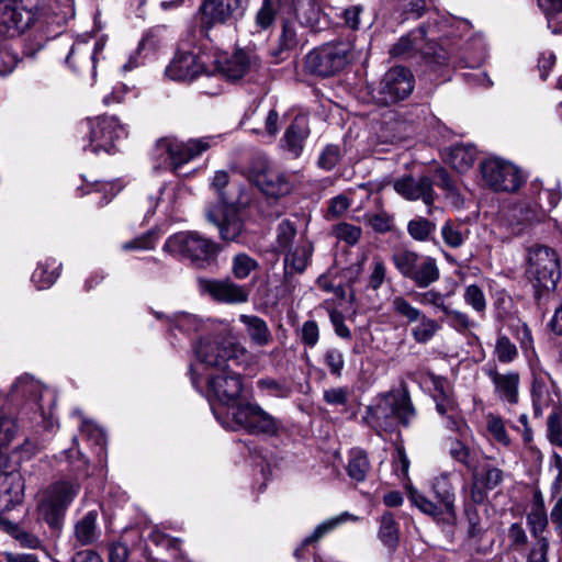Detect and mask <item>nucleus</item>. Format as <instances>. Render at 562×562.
<instances>
[{
	"instance_id": "1",
	"label": "nucleus",
	"mask_w": 562,
	"mask_h": 562,
	"mask_svg": "<svg viewBox=\"0 0 562 562\" xmlns=\"http://www.w3.org/2000/svg\"><path fill=\"white\" fill-rule=\"evenodd\" d=\"M198 361L212 370L207 379L211 407L223 416L229 415L233 406L240 401L241 379L234 368L249 369L257 363V357L243 344L229 337L202 338L193 347Z\"/></svg>"
},
{
	"instance_id": "2",
	"label": "nucleus",
	"mask_w": 562,
	"mask_h": 562,
	"mask_svg": "<svg viewBox=\"0 0 562 562\" xmlns=\"http://www.w3.org/2000/svg\"><path fill=\"white\" fill-rule=\"evenodd\" d=\"M470 33L471 25L468 21L435 12L427 24L400 37L391 47L390 54L396 58H411L422 54L425 57L437 56L445 59L446 56L437 53L435 48L439 45L447 55L463 49L465 66L475 68L485 59V45L481 37H469L463 42L462 37Z\"/></svg>"
},
{
	"instance_id": "3",
	"label": "nucleus",
	"mask_w": 562,
	"mask_h": 562,
	"mask_svg": "<svg viewBox=\"0 0 562 562\" xmlns=\"http://www.w3.org/2000/svg\"><path fill=\"white\" fill-rule=\"evenodd\" d=\"M415 417L416 411L406 389L378 396L364 416L372 428L384 431L394 430L398 424L408 426Z\"/></svg>"
},
{
	"instance_id": "4",
	"label": "nucleus",
	"mask_w": 562,
	"mask_h": 562,
	"mask_svg": "<svg viewBox=\"0 0 562 562\" xmlns=\"http://www.w3.org/2000/svg\"><path fill=\"white\" fill-rule=\"evenodd\" d=\"M19 432L16 417L7 406L0 408V467L5 465L8 457L4 450L11 445ZM21 474L0 468V507L9 509L23 497Z\"/></svg>"
},
{
	"instance_id": "5",
	"label": "nucleus",
	"mask_w": 562,
	"mask_h": 562,
	"mask_svg": "<svg viewBox=\"0 0 562 562\" xmlns=\"http://www.w3.org/2000/svg\"><path fill=\"white\" fill-rule=\"evenodd\" d=\"M162 249L172 256L189 259L196 268L213 263L220 250L214 241L198 232L173 234L166 240Z\"/></svg>"
},
{
	"instance_id": "6",
	"label": "nucleus",
	"mask_w": 562,
	"mask_h": 562,
	"mask_svg": "<svg viewBox=\"0 0 562 562\" xmlns=\"http://www.w3.org/2000/svg\"><path fill=\"white\" fill-rule=\"evenodd\" d=\"M526 273L539 295L542 291H553L561 278L557 251L544 245L529 247Z\"/></svg>"
},
{
	"instance_id": "7",
	"label": "nucleus",
	"mask_w": 562,
	"mask_h": 562,
	"mask_svg": "<svg viewBox=\"0 0 562 562\" xmlns=\"http://www.w3.org/2000/svg\"><path fill=\"white\" fill-rule=\"evenodd\" d=\"M215 418L226 429H244L249 434H274L277 431L276 419L255 403H239L233 406L227 416H223L217 408L213 407Z\"/></svg>"
},
{
	"instance_id": "8",
	"label": "nucleus",
	"mask_w": 562,
	"mask_h": 562,
	"mask_svg": "<svg viewBox=\"0 0 562 562\" xmlns=\"http://www.w3.org/2000/svg\"><path fill=\"white\" fill-rule=\"evenodd\" d=\"M5 3L0 14V35L15 36L36 22L46 21L42 0H0Z\"/></svg>"
},
{
	"instance_id": "9",
	"label": "nucleus",
	"mask_w": 562,
	"mask_h": 562,
	"mask_svg": "<svg viewBox=\"0 0 562 562\" xmlns=\"http://www.w3.org/2000/svg\"><path fill=\"white\" fill-rule=\"evenodd\" d=\"M392 263L398 273L412 280L417 288L426 289L439 280L440 271L435 258L401 248L391 255Z\"/></svg>"
},
{
	"instance_id": "10",
	"label": "nucleus",
	"mask_w": 562,
	"mask_h": 562,
	"mask_svg": "<svg viewBox=\"0 0 562 562\" xmlns=\"http://www.w3.org/2000/svg\"><path fill=\"white\" fill-rule=\"evenodd\" d=\"M79 492L80 484L77 481L60 480L47 487L38 510L50 528L60 529L68 507Z\"/></svg>"
},
{
	"instance_id": "11",
	"label": "nucleus",
	"mask_w": 562,
	"mask_h": 562,
	"mask_svg": "<svg viewBox=\"0 0 562 562\" xmlns=\"http://www.w3.org/2000/svg\"><path fill=\"white\" fill-rule=\"evenodd\" d=\"M352 58L349 43H328L311 50L305 58V69L312 75L329 77L341 70Z\"/></svg>"
},
{
	"instance_id": "12",
	"label": "nucleus",
	"mask_w": 562,
	"mask_h": 562,
	"mask_svg": "<svg viewBox=\"0 0 562 562\" xmlns=\"http://www.w3.org/2000/svg\"><path fill=\"white\" fill-rule=\"evenodd\" d=\"M88 132L89 143L83 146L85 150L93 154H112L115 148V142L127 136L125 125L121 124L115 116H98L88 119L85 123Z\"/></svg>"
},
{
	"instance_id": "13",
	"label": "nucleus",
	"mask_w": 562,
	"mask_h": 562,
	"mask_svg": "<svg viewBox=\"0 0 562 562\" xmlns=\"http://www.w3.org/2000/svg\"><path fill=\"white\" fill-rule=\"evenodd\" d=\"M212 137H202L180 142L175 137L160 138L155 146V155L168 164L175 171L182 165L200 156L211 146Z\"/></svg>"
},
{
	"instance_id": "14",
	"label": "nucleus",
	"mask_w": 562,
	"mask_h": 562,
	"mask_svg": "<svg viewBox=\"0 0 562 562\" xmlns=\"http://www.w3.org/2000/svg\"><path fill=\"white\" fill-rule=\"evenodd\" d=\"M414 76L405 67L389 69L379 86L372 91L373 100L380 105H390L406 99L414 90Z\"/></svg>"
},
{
	"instance_id": "15",
	"label": "nucleus",
	"mask_w": 562,
	"mask_h": 562,
	"mask_svg": "<svg viewBox=\"0 0 562 562\" xmlns=\"http://www.w3.org/2000/svg\"><path fill=\"white\" fill-rule=\"evenodd\" d=\"M391 307L393 313L404 318L407 324H415L411 329V335L417 344L429 342L441 329L437 319L427 316L402 295L393 297Z\"/></svg>"
},
{
	"instance_id": "16",
	"label": "nucleus",
	"mask_w": 562,
	"mask_h": 562,
	"mask_svg": "<svg viewBox=\"0 0 562 562\" xmlns=\"http://www.w3.org/2000/svg\"><path fill=\"white\" fill-rule=\"evenodd\" d=\"M432 494L436 501L428 499L425 495L417 490H409L408 497L411 502L420 512L430 515L439 516L442 514H454V493L448 475L443 474L436 477L432 482Z\"/></svg>"
},
{
	"instance_id": "17",
	"label": "nucleus",
	"mask_w": 562,
	"mask_h": 562,
	"mask_svg": "<svg viewBox=\"0 0 562 562\" xmlns=\"http://www.w3.org/2000/svg\"><path fill=\"white\" fill-rule=\"evenodd\" d=\"M249 179L260 191L270 196H282L291 190V183L286 176L274 169L266 157H258L252 161Z\"/></svg>"
},
{
	"instance_id": "18",
	"label": "nucleus",
	"mask_w": 562,
	"mask_h": 562,
	"mask_svg": "<svg viewBox=\"0 0 562 562\" xmlns=\"http://www.w3.org/2000/svg\"><path fill=\"white\" fill-rule=\"evenodd\" d=\"M481 173L486 186L495 191H515L521 184L518 169L510 162L498 158L483 161Z\"/></svg>"
},
{
	"instance_id": "19",
	"label": "nucleus",
	"mask_w": 562,
	"mask_h": 562,
	"mask_svg": "<svg viewBox=\"0 0 562 562\" xmlns=\"http://www.w3.org/2000/svg\"><path fill=\"white\" fill-rule=\"evenodd\" d=\"M44 396H49L50 401H54V395L49 390L33 378L23 375L11 386L8 395V403L18 402L20 397L25 398L32 409L33 406H36V411L34 413L35 416L32 418L33 422H36L37 418L45 417V408L42 404Z\"/></svg>"
},
{
	"instance_id": "20",
	"label": "nucleus",
	"mask_w": 562,
	"mask_h": 562,
	"mask_svg": "<svg viewBox=\"0 0 562 562\" xmlns=\"http://www.w3.org/2000/svg\"><path fill=\"white\" fill-rule=\"evenodd\" d=\"M531 398L536 416L543 411L555 409L560 405V396L550 374L542 369H532Z\"/></svg>"
},
{
	"instance_id": "21",
	"label": "nucleus",
	"mask_w": 562,
	"mask_h": 562,
	"mask_svg": "<svg viewBox=\"0 0 562 562\" xmlns=\"http://www.w3.org/2000/svg\"><path fill=\"white\" fill-rule=\"evenodd\" d=\"M206 216L218 228L224 240L234 241L243 232V222L233 203H218L209 209Z\"/></svg>"
},
{
	"instance_id": "22",
	"label": "nucleus",
	"mask_w": 562,
	"mask_h": 562,
	"mask_svg": "<svg viewBox=\"0 0 562 562\" xmlns=\"http://www.w3.org/2000/svg\"><path fill=\"white\" fill-rule=\"evenodd\" d=\"M198 282L200 291L217 302L239 304L248 301L247 289L232 281L199 279Z\"/></svg>"
},
{
	"instance_id": "23",
	"label": "nucleus",
	"mask_w": 562,
	"mask_h": 562,
	"mask_svg": "<svg viewBox=\"0 0 562 562\" xmlns=\"http://www.w3.org/2000/svg\"><path fill=\"white\" fill-rule=\"evenodd\" d=\"M203 72V63L191 50L179 48L167 66L165 74L175 81H191Z\"/></svg>"
},
{
	"instance_id": "24",
	"label": "nucleus",
	"mask_w": 562,
	"mask_h": 562,
	"mask_svg": "<svg viewBox=\"0 0 562 562\" xmlns=\"http://www.w3.org/2000/svg\"><path fill=\"white\" fill-rule=\"evenodd\" d=\"M313 252V244L303 237H300L294 246L283 252L285 281H289L294 273H303L306 270L312 261Z\"/></svg>"
},
{
	"instance_id": "25",
	"label": "nucleus",
	"mask_w": 562,
	"mask_h": 562,
	"mask_svg": "<svg viewBox=\"0 0 562 562\" xmlns=\"http://www.w3.org/2000/svg\"><path fill=\"white\" fill-rule=\"evenodd\" d=\"M241 124L254 133L274 136L280 130V116L274 109L266 110L257 106L245 113Z\"/></svg>"
},
{
	"instance_id": "26",
	"label": "nucleus",
	"mask_w": 562,
	"mask_h": 562,
	"mask_svg": "<svg viewBox=\"0 0 562 562\" xmlns=\"http://www.w3.org/2000/svg\"><path fill=\"white\" fill-rule=\"evenodd\" d=\"M103 48L104 42L102 41L91 42L89 40H78L72 44L66 57V63L74 70H77L79 67L91 66L94 71L98 54L102 52Z\"/></svg>"
},
{
	"instance_id": "27",
	"label": "nucleus",
	"mask_w": 562,
	"mask_h": 562,
	"mask_svg": "<svg viewBox=\"0 0 562 562\" xmlns=\"http://www.w3.org/2000/svg\"><path fill=\"white\" fill-rule=\"evenodd\" d=\"M394 190L406 200L422 199L427 205L434 202L432 181L428 177L401 178L394 182Z\"/></svg>"
},
{
	"instance_id": "28",
	"label": "nucleus",
	"mask_w": 562,
	"mask_h": 562,
	"mask_svg": "<svg viewBox=\"0 0 562 562\" xmlns=\"http://www.w3.org/2000/svg\"><path fill=\"white\" fill-rule=\"evenodd\" d=\"M239 5L240 0H203L200 8L202 20L206 24L225 23L234 18Z\"/></svg>"
},
{
	"instance_id": "29",
	"label": "nucleus",
	"mask_w": 562,
	"mask_h": 562,
	"mask_svg": "<svg viewBox=\"0 0 562 562\" xmlns=\"http://www.w3.org/2000/svg\"><path fill=\"white\" fill-rule=\"evenodd\" d=\"M293 10L296 21L303 27L318 31L326 23L318 0H293Z\"/></svg>"
},
{
	"instance_id": "30",
	"label": "nucleus",
	"mask_w": 562,
	"mask_h": 562,
	"mask_svg": "<svg viewBox=\"0 0 562 562\" xmlns=\"http://www.w3.org/2000/svg\"><path fill=\"white\" fill-rule=\"evenodd\" d=\"M486 374L492 380L496 395L508 404L518 402L519 374L516 372L499 373L490 368Z\"/></svg>"
},
{
	"instance_id": "31",
	"label": "nucleus",
	"mask_w": 562,
	"mask_h": 562,
	"mask_svg": "<svg viewBox=\"0 0 562 562\" xmlns=\"http://www.w3.org/2000/svg\"><path fill=\"white\" fill-rule=\"evenodd\" d=\"M436 408L442 417V424L447 429L458 434L460 437L467 434L468 425L453 400L445 395L436 397Z\"/></svg>"
},
{
	"instance_id": "32",
	"label": "nucleus",
	"mask_w": 562,
	"mask_h": 562,
	"mask_svg": "<svg viewBox=\"0 0 562 562\" xmlns=\"http://www.w3.org/2000/svg\"><path fill=\"white\" fill-rule=\"evenodd\" d=\"M239 322L245 326L250 342L257 347H266L272 340V333L267 322L257 315H239Z\"/></svg>"
},
{
	"instance_id": "33",
	"label": "nucleus",
	"mask_w": 562,
	"mask_h": 562,
	"mask_svg": "<svg viewBox=\"0 0 562 562\" xmlns=\"http://www.w3.org/2000/svg\"><path fill=\"white\" fill-rule=\"evenodd\" d=\"M359 518L348 512H344L335 517H331L315 527L313 532L305 537L302 541L300 548H297L294 552V555L300 560L302 558L303 548L306 546H311L319 541L323 537H325L328 532L333 531L338 526L347 522V521H358Z\"/></svg>"
},
{
	"instance_id": "34",
	"label": "nucleus",
	"mask_w": 562,
	"mask_h": 562,
	"mask_svg": "<svg viewBox=\"0 0 562 562\" xmlns=\"http://www.w3.org/2000/svg\"><path fill=\"white\" fill-rule=\"evenodd\" d=\"M527 526L532 537H544L548 526V514L544 499L540 491H535L530 508L526 515Z\"/></svg>"
},
{
	"instance_id": "35",
	"label": "nucleus",
	"mask_w": 562,
	"mask_h": 562,
	"mask_svg": "<svg viewBox=\"0 0 562 562\" xmlns=\"http://www.w3.org/2000/svg\"><path fill=\"white\" fill-rule=\"evenodd\" d=\"M300 43L299 34L296 31L295 22L292 20H284L282 23L281 33L278 38V45L271 49L270 55L276 64L284 60L288 53L293 50Z\"/></svg>"
},
{
	"instance_id": "36",
	"label": "nucleus",
	"mask_w": 562,
	"mask_h": 562,
	"mask_svg": "<svg viewBox=\"0 0 562 562\" xmlns=\"http://www.w3.org/2000/svg\"><path fill=\"white\" fill-rule=\"evenodd\" d=\"M98 512L89 510L74 526V536L80 546H90L94 543L100 535L98 527Z\"/></svg>"
},
{
	"instance_id": "37",
	"label": "nucleus",
	"mask_w": 562,
	"mask_h": 562,
	"mask_svg": "<svg viewBox=\"0 0 562 562\" xmlns=\"http://www.w3.org/2000/svg\"><path fill=\"white\" fill-rule=\"evenodd\" d=\"M546 216L547 211L543 205L536 203H522L514 210L516 225L513 227V232L515 234H520L525 228L542 222Z\"/></svg>"
},
{
	"instance_id": "38",
	"label": "nucleus",
	"mask_w": 562,
	"mask_h": 562,
	"mask_svg": "<svg viewBox=\"0 0 562 562\" xmlns=\"http://www.w3.org/2000/svg\"><path fill=\"white\" fill-rule=\"evenodd\" d=\"M447 159L458 172H465L473 166L476 159V148L471 144L454 145L449 149Z\"/></svg>"
},
{
	"instance_id": "39",
	"label": "nucleus",
	"mask_w": 562,
	"mask_h": 562,
	"mask_svg": "<svg viewBox=\"0 0 562 562\" xmlns=\"http://www.w3.org/2000/svg\"><path fill=\"white\" fill-rule=\"evenodd\" d=\"M280 10V0H262L261 5L255 14V32L270 30L273 26Z\"/></svg>"
},
{
	"instance_id": "40",
	"label": "nucleus",
	"mask_w": 562,
	"mask_h": 562,
	"mask_svg": "<svg viewBox=\"0 0 562 562\" xmlns=\"http://www.w3.org/2000/svg\"><path fill=\"white\" fill-rule=\"evenodd\" d=\"M308 133L310 131L304 119H295L286 128L283 137L285 146L295 157L301 154Z\"/></svg>"
},
{
	"instance_id": "41",
	"label": "nucleus",
	"mask_w": 562,
	"mask_h": 562,
	"mask_svg": "<svg viewBox=\"0 0 562 562\" xmlns=\"http://www.w3.org/2000/svg\"><path fill=\"white\" fill-rule=\"evenodd\" d=\"M151 313L157 319L164 321L169 330L178 328L180 331L190 333L198 330L201 326V321L191 314L177 313L169 316L156 311Z\"/></svg>"
},
{
	"instance_id": "42",
	"label": "nucleus",
	"mask_w": 562,
	"mask_h": 562,
	"mask_svg": "<svg viewBox=\"0 0 562 562\" xmlns=\"http://www.w3.org/2000/svg\"><path fill=\"white\" fill-rule=\"evenodd\" d=\"M441 236L450 248H460L470 236L468 225L462 221H447L441 227Z\"/></svg>"
},
{
	"instance_id": "43",
	"label": "nucleus",
	"mask_w": 562,
	"mask_h": 562,
	"mask_svg": "<svg viewBox=\"0 0 562 562\" xmlns=\"http://www.w3.org/2000/svg\"><path fill=\"white\" fill-rule=\"evenodd\" d=\"M370 470V462L367 453L361 449H352L349 453L347 473L356 482L366 480Z\"/></svg>"
},
{
	"instance_id": "44",
	"label": "nucleus",
	"mask_w": 562,
	"mask_h": 562,
	"mask_svg": "<svg viewBox=\"0 0 562 562\" xmlns=\"http://www.w3.org/2000/svg\"><path fill=\"white\" fill-rule=\"evenodd\" d=\"M379 539L391 552L398 546V528L393 514L384 513L380 520Z\"/></svg>"
},
{
	"instance_id": "45",
	"label": "nucleus",
	"mask_w": 562,
	"mask_h": 562,
	"mask_svg": "<svg viewBox=\"0 0 562 562\" xmlns=\"http://www.w3.org/2000/svg\"><path fill=\"white\" fill-rule=\"evenodd\" d=\"M448 453L457 462L469 470L476 468L475 456L461 439H448Z\"/></svg>"
},
{
	"instance_id": "46",
	"label": "nucleus",
	"mask_w": 562,
	"mask_h": 562,
	"mask_svg": "<svg viewBox=\"0 0 562 562\" xmlns=\"http://www.w3.org/2000/svg\"><path fill=\"white\" fill-rule=\"evenodd\" d=\"M249 69V60L245 53L237 52L222 66V74L231 80H238Z\"/></svg>"
},
{
	"instance_id": "47",
	"label": "nucleus",
	"mask_w": 562,
	"mask_h": 562,
	"mask_svg": "<svg viewBox=\"0 0 562 562\" xmlns=\"http://www.w3.org/2000/svg\"><path fill=\"white\" fill-rule=\"evenodd\" d=\"M296 240V228L294 224L289 220L281 221L276 229V249L283 254L294 246Z\"/></svg>"
},
{
	"instance_id": "48",
	"label": "nucleus",
	"mask_w": 562,
	"mask_h": 562,
	"mask_svg": "<svg viewBox=\"0 0 562 562\" xmlns=\"http://www.w3.org/2000/svg\"><path fill=\"white\" fill-rule=\"evenodd\" d=\"M467 519L469 522L468 533L471 538H481L482 535L487 530L488 522L485 517V509L481 513V508L477 506H469L465 509Z\"/></svg>"
},
{
	"instance_id": "49",
	"label": "nucleus",
	"mask_w": 562,
	"mask_h": 562,
	"mask_svg": "<svg viewBox=\"0 0 562 562\" xmlns=\"http://www.w3.org/2000/svg\"><path fill=\"white\" fill-rule=\"evenodd\" d=\"M258 268V261L245 252H239L232 259V273L236 279L244 280Z\"/></svg>"
},
{
	"instance_id": "50",
	"label": "nucleus",
	"mask_w": 562,
	"mask_h": 562,
	"mask_svg": "<svg viewBox=\"0 0 562 562\" xmlns=\"http://www.w3.org/2000/svg\"><path fill=\"white\" fill-rule=\"evenodd\" d=\"M50 263H40L32 274V282L38 290L49 288L59 277V267L48 270Z\"/></svg>"
},
{
	"instance_id": "51",
	"label": "nucleus",
	"mask_w": 562,
	"mask_h": 562,
	"mask_svg": "<svg viewBox=\"0 0 562 562\" xmlns=\"http://www.w3.org/2000/svg\"><path fill=\"white\" fill-rule=\"evenodd\" d=\"M323 362L329 373L335 378H341L345 368V356L341 350L330 347L324 351Z\"/></svg>"
},
{
	"instance_id": "52",
	"label": "nucleus",
	"mask_w": 562,
	"mask_h": 562,
	"mask_svg": "<svg viewBox=\"0 0 562 562\" xmlns=\"http://www.w3.org/2000/svg\"><path fill=\"white\" fill-rule=\"evenodd\" d=\"M443 314L447 317L448 325L460 334H465L476 326L475 322L471 321L469 315L461 311L448 307Z\"/></svg>"
},
{
	"instance_id": "53",
	"label": "nucleus",
	"mask_w": 562,
	"mask_h": 562,
	"mask_svg": "<svg viewBox=\"0 0 562 562\" xmlns=\"http://www.w3.org/2000/svg\"><path fill=\"white\" fill-rule=\"evenodd\" d=\"M494 353L499 362L509 363L518 356L515 344L505 335H499L496 340Z\"/></svg>"
},
{
	"instance_id": "54",
	"label": "nucleus",
	"mask_w": 562,
	"mask_h": 562,
	"mask_svg": "<svg viewBox=\"0 0 562 562\" xmlns=\"http://www.w3.org/2000/svg\"><path fill=\"white\" fill-rule=\"evenodd\" d=\"M435 229L436 225L423 217L412 220L407 225L408 234L412 238L419 241L427 240Z\"/></svg>"
},
{
	"instance_id": "55",
	"label": "nucleus",
	"mask_w": 562,
	"mask_h": 562,
	"mask_svg": "<svg viewBox=\"0 0 562 562\" xmlns=\"http://www.w3.org/2000/svg\"><path fill=\"white\" fill-rule=\"evenodd\" d=\"M361 228L349 223H339L333 226L331 234L339 240L353 246L361 237Z\"/></svg>"
},
{
	"instance_id": "56",
	"label": "nucleus",
	"mask_w": 562,
	"mask_h": 562,
	"mask_svg": "<svg viewBox=\"0 0 562 562\" xmlns=\"http://www.w3.org/2000/svg\"><path fill=\"white\" fill-rule=\"evenodd\" d=\"M363 221L379 234L387 233L393 227V217L386 212L367 213L363 215Z\"/></svg>"
},
{
	"instance_id": "57",
	"label": "nucleus",
	"mask_w": 562,
	"mask_h": 562,
	"mask_svg": "<svg viewBox=\"0 0 562 562\" xmlns=\"http://www.w3.org/2000/svg\"><path fill=\"white\" fill-rule=\"evenodd\" d=\"M486 428L492 438L503 446H508L510 440L506 432L503 419L496 415L486 416Z\"/></svg>"
},
{
	"instance_id": "58",
	"label": "nucleus",
	"mask_w": 562,
	"mask_h": 562,
	"mask_svg": "<svg viewBox=\"0 0 562 562\" xmlns=\"http://www.w3.org/2000/svg\"><path fill=\"white\" fill-rule=\"evenodd\" d=\"M435 0H400L398 8L406 19H419Z\"/></svg>"
},
{
	"instance_id": "59",
	"label": "nucleus",
	"mask_w": 562,
	"mask_h": 562,
	"mask_svg": "<svg viewBox=\"0 0 562 562\" xmlns=\"http://www.w3.org/2000/svg\"><path fill=\"white\" fill-rule=\"evenodd\" d=\"M464 302L476 313L483 314L486 310V299L482 289L475 284L468 285L463 294Z\"/></svg>"
},
{
	"instance_id": "60",
	"label": "nucleus",
	"mask_w": 562,
	"mask_h": 562,
	"mask_svg": "<svg viewBox=\"0 0 562 562\" xmlns=\"http://www.w3.org/2000/svg\"><path fill=\"white\" fill-rule=\"evenodd\" d=\"M435 178V184L445 191L446 196L453 203H458L460 200L458 189L448 172L445 169H437Z\"/></svg>"
},
{
	"instance_id": "61",
	"label": "nucleus",
	"mask_w": 562,
	"mask_h": 562,
	"mask_svg": "<svg viewBox=\"0 0 562 562\" xmlns=\"http://www.w3.org/2000/svg\"><path fill=\"white\" fill-rule=\"evenodd\" d=\"M446 297H447L446 294H443L435 289L418 293L416 296V299L418 300V302L420 304L432 306V307L441 311L442 313H445L446 310L449 307L448 305H446Z\"/></svg>"
},
{
	"instance_id": "62",
	"label": "nucleus",
	"mask_w": 562,
	"mask_h": 562,
	"mask_svg": "<svg viewBox=\"0 0 562 562\" xmlns=\"http://www.w3.org/2000/svg\"><path fill=\"white\" fill-rule=\"evenodd\" d=\"M548 431L552 443L562 447V427L559 407L549 411Z\"/></svg>"
},
{
	"instance_id": "63",
	"label": "nucleus",
	"mask_w": 562,
	"mask_h": 562,
	"mask_svg": "<svg viewBox=\"0 0 562 562\" xmlns=\"http://www.w3.org/2000/svg\"><path fill=\"white\" fill-rule=\"evenodd\" d=\"M386 278V266L378 258H374L371 263V272L369 276L368 284L372 290L381 288Z\"/></svg>"
},
{
	"instance_id": "64",
	"label": "nucleus",
	"mask_w": 562,
	"mask_h": 562,
	"mask_svg": "<svg viewBox=\"0 0 562 562\" xmlns=\"http://www.w3.org/2000/svg\"><path fill=\"white\" fill-rule=\"evenodd\" d=\"M536 539L532 544L527 560L528 562H548L547 555L549 550V540L547 537H533Z\"/></svg>"
}]
</instances>
